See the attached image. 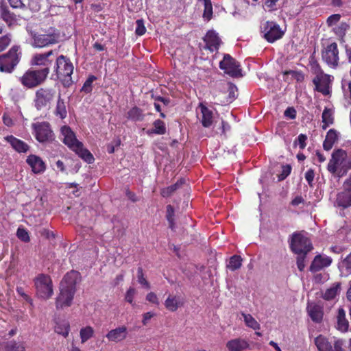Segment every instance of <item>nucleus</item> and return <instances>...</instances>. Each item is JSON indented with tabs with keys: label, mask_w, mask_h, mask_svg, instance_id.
Segmentation results:
<instances>
[{
	"label": "nucleus",
	"mask_w": 351,
	"mask_h": 351,
	"mask_svg": "<svg viewBox=\"0 0 351 351\" xmlns=\"http://www.w3.org/2000/svg\"><path fill=\"white\" fill-rule=\"evenodd\" d=\"M31 37V45L34 48H45L59 43L60 30L53 26H44L38 29L29 32Z\"/></svg>",
	"instance_id": "obj_1"
},
{
	"label": "nucleus",
	"mask_w": 351,
	"mask_h": 351,
	"mask_svg": "<svg viewBox=\"0 0 351 351\" xmlns=\"http://www.w3.org/2000/svg\"><path fill=\"white\" fill-rule=\"evenodd\" d=\"M74 66L70 58L64 55L56 56L53 71L64 87L71 86L73 81Z\"/></svg>",
	"instance_id": "obj_2"
},
{
	"label": "nucleus",
	"mask_w": 351,
	"mask_h": 351,
	"mask_svg": "<svg viewBox=\"0 0 351 351\" xmlns=\"http://www.w3.org/2000/svg\"><path fill=\"white\" fill-rule=\"evenodd\" d=\"M347 153L342 149L335 150L330 159L327 169L333 176L341 178L351 169V162L346 161Z\"/></svg>",
	"instance_id": "obj_3"
},
{
	"label": "nucleus",
	"mask_w": 351,
	"mask_h": 351,
	"mask_svg": "<svg viewBox=\"0 0 351 351\" xmlns=\"http://www.w3.org/2000/svg\"><path fill=\"white\" fill-rule=\"evenodd\" d=\"M56 54L52 49L44 53H36L32 56L30 64L47 77L50 69L53 67Z\"/></svg>",
	"instance_id": "obj_4"
},
{
	"label": "nucleus",
	"mask_w": 351,
	"mask_h": 351,
	"mask_svg": "<svg viewBox=\"0 0 351 351\" xmlns=\"http://www.w3.org/2000/svg\"><path fill=\"white\" fill-rule=\"evenodd\" d=\"M21 57L20 47L12 46L8 52L0 55V71L11 73L20 62Z\"/></svg>",
	"instance_id": "obj_5"
},
{
	"label": "nucleus",
	"mask_w": 351,
	"mask_h": 351,
	"mask_svg": "<svg viewBox=\"0 0 351 351\" xmlns=\"http://www.w3.org/2000/svg\"><path fill=\"white\" fill-rule=\"evenodd\" d=\"M289 247L294 254H308L313 248L311 239L298 232L292 234Z\"/></svg>",
	"instance_id": "obj_6"
},
{
	"label": "nucleus",
	"mask_w": 351,
	"mask_h": 351,
	"mask_svg": "<svg viewBox=\"0 0 351 351\" xmlns=\"http://www.w3.org/2000/svg\"><path fill=\"white\" fill-rule=\"evenodd\" d=\"M55 89L49 87L38 88L35 93L34 106L38 110L49 108L56 97Z\"/></svg>",
	"instance_id": "obj_7"
},
{
	"label": "nucleus",
	"mask_w": 351,
	"mask_h": 351,
	"mask_svg": "<svg viewBox=\"0 0 351 351\" xmlns=\"http://www.w3.org/2000/svg\"><path fill=\"white\" fill-rule=\"evenodd\" d=\"M37 295L44 300H48L53 294V283L51 277L46 274H39L34 279Z\"/></svg>",
	"instance_id": "obj_8"
},
{
	"label": "nucleus",
	"mask_w": 351,
	"mask_h": 351,
	"mask_svg": "<svg viewBox=\"0 0 351 351\" xmlns=\"http://www.w3.org/2000/svg\"><path fill=\"white\" fill-rule=\"evenodd\" d=\"M47 77L32 66L20 78L21 83L28 88L36 87L43 84Z\"/></svg>",
	"instance_id": "obj_9"
},
{
	"label": "nucleus",
	"mask_w": 351,
	"mask_h": 351,
	"mask_svg": "<svg viewBox=\"0 0 351 351\" xmlns=\"http://www.w3.org/2000/svg\"><path fill=\"white\" fill-rule=\"evenodd\" d=\"M219 68L231 77L242 76L240 64L230 54H224L223 60L219 62Z\"/></svg>",
	"instance_id": "obj_10"
},
{
	"label": "nucleus",
	"mask_w": 351,
	"mask_h": 351,
	"mask_svg": "<svg viewBox=\"0 0 351 351\" xmlns=\"http://www.w3.org/2000/svg\"><path fill=\"white\" fill-rule=\"evenodd\" d=\"M32 128L36 138L40 143L49 142L53 139V133L48 122L33 123Z\"/></svg>",
	"instance_id": "obj_11"
},
{
	"label": "nucleus",
	"mask_w": 351,
	"mask_h": 351,
	"mask_svg": "<svg viewBox=\"0 0 351 351\" xmlns=\"http://www.w3.org/2000/svg\"><path fill=\"white\" fill-rule=\"evenodd\" d=\"M322 60L331 68H336L339 64V50L337 44L332 43L328 45L326 48L322 51Z\"/></svg>",
	"instance_id": "obj_12"
},
{
	"label": "nucleus",
	"mask_w": 351,
	"mask_h": 351,
	"mask_svg": "<svg viewBox=\"0 0 351 351\" xmlns=\"http://www.w3.org/2000/svg\"><path fill=\"white\" fill-rule=\"evenodd\" d=\"M343 191L337 195L336 203L339 207L348 208L351 206V175L343 182Z\"/></svg>",
	"instance_id": "obj_13"
},
{
	"label": "nucleus",
	"mask_w": 351,
	"mask_h": 351,
	"mask_svg": "<svg viewBox=\"0 0 351 351\" xmlns=\"http://www.w3.org/2000/svg\"><path fill=\"white\" fill-rule=\"evenodd\" d=\"M263 33L264 38L270 43L281 38L284 35V32L281 30L279 25L273 21L266 22Z\"/></svg>",
	"instance_id": "obj_14"
},
{
	"label": "nucleus",
	"mask_w": 351,
	"mask_h": 351,
	"mask_svg": "<svg viewBox=\"0 0 351 351\" xmlns=\"http://www.w3.org/2000/svg\"><path fill=\"white\" fill-rule=\"evenodd\" d=\"M315 343L319 351H343V341L340 339L335 341L333 349L327 338L322 335L315 339Z\"/></svg>",
	"instance_id": "obj_15"
},
{
	"label": "nucleus",
	"mask_w": 351,
	"mask_h": 351,
	"mask_svg": "<svg viewBox=\"0 0 351 351\" xmlns=\"http://www.w3.org/2000/svg\"><path fill=\"white\" fill-rule=\"evenodd\" d=\"M75 292L60 287V293L56 299V307L58 310L69 307L73 303Z\"/></svg>",
	"instance_id": "obj_16"
},
{
	"label": "nucleus",
	"mask_w": 351,
	"mask_h": 351,
	"mask_svg": "<svg viewBox=\"0 0 351 351\" xmlns=\"http://www.w3.org/2000/svg\"><path fill=\"white\" fill-rule=\"evenodd\" d=\"M80 280V273L75 270H71L64 275L60 282V287L76 292V285Z\"/></svg>",
	"instance_id": "obj_17"
},
{
	"label": "nucleus",
	"mask_w": 351,
	"mask_h": 351,
	"mask_svg": "<svg viewBox=\"0 0 351 351\" xmlns=\"http://www.w3.org/2000/svg\"><path fill=\"white\" fill-rule=\"evenodd\" d=\"M330 76L326 74H317L313 80L315 86V90L322 93L324 95H328L330 93Z\"/></svg>",
	"instance_id": "obj_18"
},
{
	"label": "nucleus",
	"mask_w": 351,
	"mask_h": 351,
	"mask_svg": "<svg viewBox=\"0 0 351 351\" xmlns=\"http://www.w3.org/2000/svg\"><path fill=\"white\" fill-rule=\"evenodd\" d=\"M203 40L206 43V49H208L211 52L219 50L221 40L215 31H208L205 36L203 38Z\"/></svg>",
	"instance_id": "obj_19"
},
{
	"label": "nucleus",
	"mask_w": 351,
	"mask_h": 351,
	"mask_svg": "<svg viewBox=\"0 0 351 351\" xmlns=\"http://www.w3.org/2000/svg\"><path fill=\"white\" fill-rule=\"evenodd\" d=\"M61 133L64 136L63 143L67 145L71 150L74 148L78 147L81 145L75 136V134L71 130V128L67 125H64L61 128Z\"/></svg>",
	"instance_id": "obj_20"
},
{
	"label": "nucleus",
	"mask_w": 351,
	"mask_h": 351,
	"mask_svg": "<svg viewBox=\"0 0 351 351\" xmlns=\"http://www.w3.org/2000/svg\"><path fill=\"white\" fill-rule=\"evenodd\" d=\"M332 262V260L330 256L321 254L316 255L310 265L309 270L312 273L317 272L325 267H329Z\"/></svg>",
	"instance_id": "obj_21"
},
{
	"label": "nucleus",
	"mask_w": 351,
	"mask_h": 351,
	"mask_svg": "<svg viewBox=\"0 0 351 351\" xmlns=\"http://www.w3.org/2000/svg\"><path fill=\"white\" fill-rule=\"evenodd\" d=\"M128 328L125 326H121L112 329L106 335L109 341L119 343L124 341L128 337Z\"/></svg>",
	"instance_id": "obj_22"
},
{
	"label": "nucleus",
	"mask_w": 351,
	"mask_h": 351,
	"mask_svg": "<svg viewBox=\"0 0 351 351\" xmlns=\"http://www.w3.org/2000/svg\"><path fill=\"white\" fill-rule=\"evenodd\" d=\"M306 311L311 320L315 323H320L323 319V306L315 303H308Z\"/></svg>",
	"instance_id": "obj_23"
},
{
	"label": "nucleus",
	"mask_w": 351,
	"mask_h": 351,
	"mask_svg": "<svg viewBox=\"0 0 351 351\" xmlns=\"http://www.w3.org/2000/svg\"><path fill=\"white\" fill-rule=\"evenodd\" d=\"M184 300L180 295L170 294L165 301V308L171 311L175 312L179 308L183 306Z\"/></svg>",
	"instance_id": "obj_24"
},
{
	"label": "nucleus",
	"mask_w": 351,
	"mask_h": 351,
	"mask_svg": "<svg viewBox=\"0 0 351 351\" xmlns=\"http://www.w3.org/2000/svg\"><path fill=\"white\" fill-rule=\"evenodd\" d=\"M27 163L31 167L34 173H41L45 171L46 166L43 160L36 155H29L26 160Z\"/></svg>",
	"instance_id": "obj_25"
},
{
	"label": "nucleus",
	"mask_w": 351,
	"mask_h": 351,
	"mask_svg": "<svg viewBox=\"0 0 351 351\" xmlns=\"http://www.w3.org/2000/svg\"><path fill=\"white\" fill-rule=\"evenodd\" d=\"M249 347L248 341L241 338L233 339L226 343V348L228 351H244Z\"/></svg>",
	"instance_id": "obj_26"
},
{
	"label": "nucleus",
	"mask_w": 351,
	"mask_h": 351,
	"mask_svg": "<svg viewBox=\"0 0 351 351\" xmlns=\"http://www.w3.org/2000/svg\"><path fill=\"white\" fill-rule=\"evenodd\" d=\"M0 351H26L24 342L12 339L0 343Z\"/></svg>",
	"instance_id": "obj_27"
},
{
	"label": "nucleus",
	"mask_w": 351,
	"mask_h": 351,
	"mask_svg": "<svg viewBox=\"0 0 351 351\" xmlns=\"http://www.w3.org/2000/svg\"><path fill=\"white\" fill-rule=\"evenodd\" d=\"M199 108L201 110L202 118L200 122L204 128H209L213 123V113L211 110L207 108L206 106L199 104Z\"/></svg>",
	"instance_id": "obj_28"
},
{
	"label": "nucleus",
	"mask_w": 351,
	"mask_h": 351,
	"mask_svg": "<svg viewBox=\"0 0 351 351\" xmlns=\"http://www.w3.org/2000/svg\"><path fill=\"white\" fill-rule=\"evenodd\" d=\"M5 139L10 143L14 149L19 153H26L29 149V146L27 143L12 135L7 136L5 137Z\"/></svg>",
	"instance_id": "obj_29"
},
{
	"label": "nucleus",
	"mask_w": 351,
	"mask_h": 351,
	"mask_svg": "<svg viewBox=\"0 0 351 351\" xmlns=\"http://www.w3.org/2000/svg\"><path fill=\"white\" fill-rule=\"evenodd\" d=\"M337 328L341 332L348 330L349 322L346 317V311L343 308H339L337 315Z\"/></svg>",
	"instance_id": "obj_30"
},
{
	"label": "nucleus",
	"mask_w": 351,
	"mask_h": 351,
	"mask_svg": "<svg viewBox=\"0 0 351 351\" xmlns=\"http://www.w3.org/2000/svg\"><path fill=\"white\" fill-rule=\"evenodd\" d=\"M338 140V134L335 129H330L326 136L325 140L323 143V148L326 151L330 150L334 144Z\"/></svg>",
	"instance_id": "obj_31"
},
{
	"label": "nucleus",
	"mask_w": 351,
	"mask_h": 351,
	"mask_svg": "<svg viewBox=\"0 0 351 351\" xmlns=\"http://www.w3.org/2000/svg\"><path fill=\"white\" fill-rule=\"evenodd\" d=\"M322 129L326 130L330 125L334 123V112L330 108L326 107L322 112Z\"/></svg>",
	"instance_id": "obj_32"
},
{
	"label": "nucleus",
	"mask_w": 351,
	"mask_h": 351,
	"mask_svg": "<svg viewBox=\"0 0 351 351\" xmlns=\"http://www.w3.org/2000/svg\"><path fill=\"white\" fill-rule=\"evenodd\" d=\"M154 128L152 129H149L147 131V134L148 135L152 134H158V135H163L166 133L167 129L165 123L163 121L160 119H156L153 123Z\"/></svg>",
	"instance_id": "obj_33"
},
{
	"label": "nucleus",
	"mask_w": 351,
	"mask_h": 351,
	"mask_svg": "<svg viewBox=\"0 0 351 351\" xmlns=\"http://www.w3.org/2000/svg\"><path fill=\"white\" fill-rule=\"evenodd\" d=\"M77 149L74 148L72 151L75 152L82 159L86 162L90 164L94 161V157L93 154L86 148L84 147L83 143H80Z\"/></svg>",
	"instance_id": "obj_34"
},
{
	"label": "nucleus",
	"mask_w": 351,
	"mask_h": 351,
	"mask_svg": "<svg viewBox=\"0 0 351 351\" xmlns=\"http://www.w3.org/2000/svg\"><path fill=\"white\" fill-rule=\"evenodd\" d=\"M54 113L57 117H59L61 119H65L67 116L66 104L64 99L61 97L60 94L58 95Z\"/></svg>",
	"instance_id": "obj_35"
},
{
	"label": "nucleus",
	"mask_w": 351,
	"mask_h": 351,
	"mask_svg": "<svg viewBox=\"0 0 351 351\" xmlns=\"http://www.w3.org/2000/svg\"><path fill=\"white\" fill-rule=\"evenodd\" d=\"M341 289V283L335 282L330 288L327 289L322 294V298L326 300L334 299Z\"/></svg>",
	"instance_id": "obj_36"
},
{
	"label": "nucleus",
	"mask_w": 351,
	"mask_h": 351,
	"mask_svg": "<svg viewBox=\"0 0 351 351\" xmlns=\"http://www.w3.org/2000/svg\"><path fill=\"white\" fill-rule=\"evenodd\" d=\"M143 110L137 106L132 108L127 113V118L132 121H141L144 119Z\"/></svg>",
	"instance_id": "obj_37"
},
{
	"label": "nucleus",
	"mask_w": 351,
	"mask_h": 351,
	"mask_svg": "<svg viewBox=\"0 0 351 351\" xmlns=\"http://www.w3.org/2000/svg\"><path fill=\"white\" fill-rule=\"evenodd\" d=\"M184 182V179L178 180L175 184L163 188L160 191V195L163 197H170L175 191H176Z\"/></svg>",
	"instance_id": "obj_38"
},
{
	"label": "nucleus",
	"mask_w": 351,
	"mask_h": 351,
	"mask_svg": "<svg viewBox=\"0 0 351 351\" xmlns=\"http://www.w3.org/2000/svg\"><path fill=\"white\" fill-rule=\"evenodd\" d=\"M94 329L90 326L82 328L80 331V337L81 339V343H84L88 340L91 339L94 335Z\"/></svg>",
	"instance_id": "obj_39"
},
{
	"label": "nucleus",
	"mask_w": 351,
	"mask_h": 351,
	"mask_svg": "<svg viewBox=\"0 0 351 351\" xmlns=\"http://www.w3.org/2000/svg\"><path fill=\"white\" fill-rule=\"evenodd\" d=\"M1 16L7 23H11L16 19L14 13L11 12L8 6L1 5L0 8Z\"/></svg>",
	"instance_id": "obj_40"
},
{
	"label": "nucleus",
	"mask_w": 351,
	"mask_h": 351,
	"mask_svg": "<svg viewBox=\"0 0 351 351\" xmlns=\"http://www.w3.org/2000/svg\"><path fill=\"white\" fill-rule=\"evenodd\" d=\"M242 258L239 255H234L230 257L227 268L231 271H235L241 268L242 265Z\"/></svg>",
	"instance_id": "obj_41"
},
{
	"label": "nucleus",
	"mask_w": 351,
	"mask_h": 351,
	"mask_svg": "<svg viewBox=\"0 0 351 351\" xmlns=\"http://www.w3.org/2000/svg\"><path fill=\"white\" fill-rule=\"evenodd\" d=\"M241 315L243 317L245 324L247 326L254 330L260 329L259 323L250 314L242 313Z\"/></svg>",
	"instance_id": "obj_42"
},
{
	"label": "nucleus",
	"mask_w": 351,
	"mask_h": 351,
	"mask_svg": "<svg viewBox=\"0 0 351 351\" xmlns=\"http://www.w3.org/2000/svg\"><path fill=\"white\" fill-rule=\"evenodd\" d=\"M97 80V77L93 75H90L86 80L84 82L81 91L85 93H90L93 90V83Z\"/></svg>",
	"instance_id": "obj_43"
},
{
	"label": "nucleus",
	"mask_w": 351,
	"mask_h": 351,
	"mask_svg": "<svg viewBox=\"0 0 351 351\" xmlns=\"http://www.w3.org/2000/svg\"><path fill=\"white\" fill-rule=\"evenodd\" d=\"M204 1V10L203 13V17L209 21L211 19L213 16V5L210 0H202Z\"/></svg>",
	"instance_id": "obj_44"
},
{
	"label": "nucleus",
	"mask_w": 351,
	"mask_h": 351,
	"mask_svg": "<svg viewBox=\"0 0 351 351\" xmlns=\"http://www.w3.org/2000/svg\"><path fill=\"white\" fill-rule=\"evenodd\" d=\"M284 75H291L297 82H302L304 80V75L302 71L286 70L282 72Z\"/></svg>",
	"instance_id": "obj_45"
},
{
	"label": "nucleus",
	"mask_w": 351,
	"mask_h": 351,
	"mask_svg": "<svg viewBox=\"0 0 351 351\" xmlns=\"http://www.w3.org/2000/svg\"><path fill=\"white\" fill-rule=\"evenodd\" d=\"M55 331L58 334L61 335L64 337H67L70 332L69 324L64 323L62 324H58L56 326Z\"/></svg>",
	"instance_id": "obj_46"
},
{
	"label": "nucleus",
	"mask_w": 351,
	"mask_h": 351,
	"mask_svg": "<svg viewBox=\"0 0 351 351\" xmlns=\"http://www.w3.org/2000/svg\"><path fill=\"white\" fill-rule=\"evenodd\" d=\"M138 282L146 289H150V285L147 279L144 277L143 269L139 267L137 269Z\"/></svg>",
	"instance_id": "obj_47"
},
{
	"label": "nucleus",
	"mask_w": 351,
	"mask_h": 351,
	"mask_svg": "<svg viewBox=\"0 0 351 351\" xmlns=\"http://www.w3.org/2000/svg\"><path fill=\"white\" fill-rule=\"evenodd\" d=\"M307 136L304 134H300L298 138L294 141L293 145L295 147L299 145L300 149H304L306 146Z\"/></svg>",
	"instance_id": "obj_48"
},
{
	"label": "nucleus",
	"mask_w": 351,
	"mask_h": 351,
	"mask_svg": "<svg viewBox=\"0 0 351 351\" xmlns=\"http://www.w3.org/2000/svg\"><path fill=\"white\" fill-rule=\"evenodd\" d=\"M296 254L298 255L296 258L297 267L300 271H303L306 266L305 259L308 254L301 253Z\"/></svg>",
	"instance_id": "obj_49"
},
{
	"label": "nucleus",
	"mask_w": 351,
	"mask_h": 351,
	"mask_svg": "<svg viewBox=\"0 0 351 351\" xmlns=\"http://www.w3.org/2000/svg\"><path fill=\"white\" fill-rule=\"evenodd\" d=\"M11 43V36L10 34L3 35L0 37V52L4 51Z\"/></svg>",
	"instance_id": "obj_50"
},
{
	"label": "nucleus",
	"mask_w": 351,
	"mask_h": 351,
	"mask_svg": "<svg viewBox=\"0 0 351 351\" xmlns=\"http://www.w3.org/2000/svg\"><path fill=\"white\" fill-rule=\"evenodd\" d=\"M27 7L32 12H38L41 8V0H28Z\"/></svg>",
	"instance_id": "obj_51"
},
{
	"label": "nucleus",
	"mask_w": 351,
	"mask_h": 351,
	"mask_svg": "<svg viewBox=\"0 0 351 351\" xmlns=\"http://www.w3.org/2000/svg\"><path fill=\"white\" fill-rule=\"evenodd\" d=\"M136 27L135 29V33L138 36H143L145 32L146 28L144 25V22L142 19H138L136 21Z\"/></svg>",
	"instance_id": "obj_52"
},
{
	"label": "nucleus",
	"mask_w": 351,
	"mask_h": 351,
	"mask_svg": "<svg viewBox=\"0 0 351 351\" xmlns=\"http://www.w3.org/2000/svg\"><path fill=\"white\" fill-rule=\"evenodd\" d=\"M349 27L350 26L347 23L341 22L338 27L335 28V33L339 36H344Z\"/></svg>",
	"instance_id": "obj_53"
},
{
	"label": "nucleus",
	"mask_w": 351,
	"mask_h": 351,
	"mask_svg": "<svg viewBox=\"0 0 351 351\" xmlns=\"http://www.w3.org/2000/svg\"><path fill=\"white\" fill-rule=\"evenodd\" d=\"M16 235L23 241L28 242L30 240L27 231L24 228H18Z\"/></svg>",
	"instance_id": "obj_54"
},
{
	"label": "nucleus",
	"mask_w": 351,
	"mask_h": 351,
	"mask_svg": "<svg viewBox=\"0 0 351 351\" xmlns=\"http://www.w3.org/2000/svg\"><path fill=\"white\" fill-rule=\"evenodd\" d=\"M135 294H136L135 289L133 287H130L125 293V301L128 302V303L131 304L132 305H134L135 304L133 302V300H134Z\"/></svg>",
	"instance_id": "obj_55"
},
{
	"label": "nucleus",
	"mask_w": 351,
	"mask_h": 351,
	"mask_svg": "<svg viewBox=\"0 0 351 351\" xmlns=\"http://www.w3.org/2000/svg\"><path fill=\"white\" fill-rule=\"evenodd\" d=\"M291 166L290 165H283L282 167V172L278 176V180H285L291 173Z\"/></svg>",
	"instance_id": "obj_56"
},
{
	"label": "nucleus",
	"mask_w": 351,
	"mask_h": 351,
	"mask_svg": "<svg viewBox=\"0 0 351 351\" xmlns=\"http://www.w3.org/2000/svg\"><path fill=\"white\" fill-rule=\"evenodd\" d=\"M10 5L14 9H26V5L22 0H8Z\"/></svg>",
	"instance_id": "obj_57"
},
{
	"label": "nucleus",
	"mask_w": 351,
	"mask_h": 351,
	"mask_svg": "<svg viewBox=\"0 0 351 351\" xmlns=\"http://www.w3.org/2000/svg\"><path fill=\"white\" fill-rule=\"evenodd\" d=\"M341 15L339 14H334L328 17L326 23L328 26L331 27L339 21Z\"/></svg>",
	"instance_id": "obj_58"
},
{
	"label": "nucleus",
	"mask_w": 351,
	"mask_h": 351,
	"mask_svg": "<svg viewBox=\"0 0 351 351\" xmlns=\"http://www.w3.org/2000/svg\"><path fill=\"white\" fill-rule=\"evenodd\" d=\"M284 116L290 119H295L297 116V112L293 107H288L284 112Z\"/></svg>",
	"instance_id": "obj_59"
},
{
	"label": "nucleus",
	"mask_w": 351,
	"mask_h": 351,
	"mask_svg": "<svg viewBox=\"0 0 351 351\" xmlns=\"http://www.w3.org/2000/svg\"><path fill=\"white\" fill-rule=\"evenodd\" d=\"M228 97H229V99H230V101L234 100L237 97V86L234 84L230 83L228 85Z\"/></svg>",
	"instance_id": "obj_60"
},
{
	"label": "nucleus",
	"mask_w": 351,
	"mask_h": 351,
	"mask_svg": "<svg viewBox=\"0 0 351 351\" xmlns=\"http://www.w3.org/2000/svg\"><path fill=\"white\" fill-rule=\"evenodd\" d=\"M16 293L21 296L26 302L32 304V299L25 293L24 289L21 287H17L16 289Z\"/></svg>",
	"instance_id": "obj_61"
},
{
	"label": "nucleus",
	"mask_w": 351,
	"mask_h": 351,
	"mask_svg": "<svg viewBox=\"0 0 351 351\" xmlns=\"http://www.w3.org/2000/svg\"><path fill=\"white\" fill-rule=\"evenodd\" d=\"M314 177H315V172H314V170L312 169H309L305 173V179L307 181V182L310 186H313V182L314 180Z\"/></svg>",
	"instance_id": "obj_62"
},
{
	"label": "nucleus",
	"mask_w": 351,
	"mask_h": 351,
	"mask_svg": "<svg viewBox=\"0 0 351 351\" xmlns=\"http://www.w3.org/2000/svg\"><path fill=\"white\" fill-rule=\"evenodd\" d=\"M151 97L155 101V102L160 101L166 106L170 104L169 98L163 97L160 95H156L153 93L152 94Z\"/></svg>",
	"instance_id": "obj_63"
},
{
	"label": "nucleus",
	"mask_w": 351,
	"mask_h": 351,
	"mask_svg": "<svg viewBox=\"0 0 351 351\" xmlns=\"http://www.w3.org/2000/svg\"><path fill=\"white\" fill-rule=\"evenodd\" d=\"M343 264L346 271L351 274V252L343 260Z\"/></svg>",
	"instance_id": "obj_64"
}]
</instances>
